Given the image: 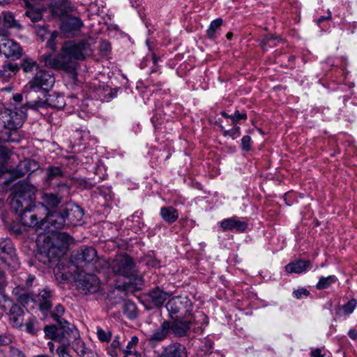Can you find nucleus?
<instances>
[{"label": "nucleus", "mask_w": 357, "mask_h": 357, "mask_svg": "<svg viewBox=\"0 0 357 357\" xmlns=\"http://www.w3.org/2000/svg\"><path fill=\"white\" fill-rule=\"evenodd\" d=\"M26 107V110L28 109H31L33 110H38L40 108H45L47 105V99L45 100H42L41 99L38 100H33L29 102H27L24 105Z\"/></svg>", "instance_id": "46"}, {"label": "nucleus", "mask_w": 357, "mask_h": 357, "mask_svg": "<svg viewBox=\"0 0 357 357\" xmlns=\"http://www.w3.org/2000/svg\"><path fill=\"white\" fill-rule=\"evenodd\" d=\"M63 176V172L59 167H49L47 169V178L51 181L53 179L59 178Z\"/></svg>", "instance_id": "43"}, {"label": "nucleus", "mask_w": 357, "mask_h": 357, "mask_svg": "<svg viewBox=\"0 0 357 357\" xmlns=\"http://www.w3.org/2000/svg\"><path fill=\"white\" fill-rule=\"evenodd\" d=\"M66 269L64 265L61 264H58L54 268V276L57 281L63 282L69 279L70 273Z\"/></svg>", "instance_id": "33"}, {"label": "nucleus", "mask_w": 357, "mask_h": 357, "mask_svg": "<svg viewBox=\"0 0 357 357\" xmlns=\"http://www.w3.org/2000/svg\"><path fill=\"white\" fill-rule=\"evenodd\" d=\"M68 226H77L82 223L84 210L74 203H68L62 211Z\"/></svg>", "instance_id": "12"}, {"label": "nucleus", "mask_w": 357, "mask_h": 357, "mask_svg": "<svg viewBox=\"0 0 357 357\" xmlns=\"http://www.w3.org/2000/svg\"><path fill=\"white\" fill-rule=\"evenodd\" d=\"M241 128L236 125H234V127L230 130H223V135L225 137H229L232 139H236L241 135Z\"/></svg>", "instance_id": "50"}, {"label": "nucleus", "mask_w": 357, "mask_h": 357, "mask_svg": "<svg viewBox=\"0 0 357 357\" xmlns=\"http://www.w3.org/2000/svg\"><path fill=\"white\" fill-rule=\"evenodd\" d=\"M138 337L137 336H132L131 340L128 342L126 349L123 350L124 355L129 356L132 354V349L137 344Z\"/></svg>", "instance_id": "52"}, {"label": "nucleus", "mask_w": 357, "mask_h": 357, "mask_svg": "<svg viewBox=\"0 0 357 357\" xmlns=\"http://www.w3.org/2000/svg\"><path fill=\"white\" fill-rule=\"evenodd\" d=\"M241 148L245 151H248L251 149V137L248 135H244L241 139Z\"/></svg>", "instance_id": "57"}, {"label": "nucleus", "mask_w": 357, "mask_h": 357, "mask_svg": "<svg viewBox=\"0 0 357 357\" xmlns=\"http://www.w3.org/2000/svg\"><path fill=\"white\" fill-rule=\"evenodd\" d=\"M62 329V333L65 337V342L69 341L70 344L73 340H76L80 337L78 329L73 324H70L67 321H63V324L60 325Z\"/></svg>", "instance_id": "24"}, {"label": "nucleus", "mask_w": 357, "mask_h": 357, "mask_svg": "<svg viewBox=\"0 0 357 357\" xmlns=\"http://www.w3.org/2000/svg\"><path fill=\"white\" fill-rule=\"evenodd\" d=\"M10 302L12 305L8 313L9 323L13 328H20L23 326L25 312L20 305L13 302L10 298V301H7L6 303Z\"/></svg>", "instance_id": "16"}, {"label": "nucleus", "mask_w": 357, "mask_h": 357, "mask_svg": "<svg viewBox=\"0 0 357 357\" xmlns=\"http://www.w3.org/2000/svg\"><path fill=\"white\" fill-rule=\"evenodd\" d=\"M121 349V342H120V337L116 335L110 345L107 347V354L112 357L118 356V351Z\"/></svg>", "instance_id": "36"}, {"label": "nucleus", "mask_w": 357, "mask_h": 357, "mask_svg": "<svg viewBox=\"0 0 357 357\" xmlns=\"http://www.w3.org/2000/svg\"><path fill=\"white\" fill-rule=\"evenodd\" d=\"M123 311L129 319H134L137 317L136 305L132 301H127L124 303Z\"/></svg>", "instance_id": "35"}, {"label": "nucleus", "mask_w": 357, "mask_h": 357, "mask_svg": "<svg viewBox=\"0 0 357 357\" xmlns=\"http://www.w3.org/2000/svg\"><path fill=\"white\" fill-rule=\"evenodd\" d=\"M26 117V107L24 106L15 107L14 109L6 108L0 114L4 127L11 130L22 127Z\"/></svg>", "instance_id": "5"}, {"label": "nucleus", "mask_w": 357, "mask_h": 357, "mask_svg": "<svg viewBox=\"0 0 357 357\" xmlns=\"http://www.w3.org/2000/svg\"><path fill=\"white\" fill-rule=\"evenodd\" d=\"M335 275H328L327 277H321L319 282L316 284L317 289H324L329 287L332 284L336 282Z\"/></svg>", "instance_id": "37"}, {"label": "nucleus", "mask_w": 357, "mask_h": 357, "mask_svg": "<svg viewBox=\"0 0 357 357\" xmlns=\"http://www.w3.org/2000/svg\"><path fill=\"white\" fill-rule=\"evenodd\" d=\"M169 331H171L170 322L169 321H164L161 326L155 329L150 335L149 340L153 342H161L167 337Z\"/></svg>", "instance_id": "23"}, {"label": "nucleus", "mask_w": 357, "mask_h": 357, "mask_svg": "<svg viewBox=\"0 0 357 357\" xmlns=\"http://www.w3.org/2000/svg\"><path fill=\"white\" fill-rule=\"evenodd\" d=\"M9 353L10 357H26L21 349L13 346L10 347Z\"/></svg>", "instance_id": "59"}, {"label": "nucleus", "mask_w": 357, "mask_h": 357, "mask_svg": "<svg viewBox=\"0 0 357 357\" xmlns=\"http://www.w3.org/2000/svg\"><path fill=\"white\" fill-rule=\"evenodd\" d=\"M59 191L57 193H43L41 198L45 204L50 207H56L61 202L64 196L68 195L70 190V185L60 183L58 185Z\"/></svg>", "instance_id": "14"}, {"label": "nucleus", "mask_w": 357, "mask_h": 357, "mask_svg": "<svg viewBox=\"0 0 357 357\" xmlns=\"http://www.w3.org/2000/svg\"><path fill=\"white\" fill-rule=\"evenodd\" d=\"M18 70L19 68L16 63H6L3 66V69L0 70V79L8 82Z\"/></svg>", "instance_id": "28"}, {"label": "nucleus", "mask_w": 357, "mask_h": 357, "mask_svg": "<svg viewBox=\"0 0 357 357\" xmlns=\"http://www.w3.org/2000/svg\"><path fill=\"white\" fill-rule=\"evenodd\" d=\"M54 82L55 78L52 73L45 70H40L29 82L28 85L31 90L36 92L48 91L53 87Z\"/></svg>", "instance_id": "10"}, {"label": "nucleus", "mask_w": 357, "mask_h": 357, "mask_svg": "<svg viewBox=\"0 0 357 357\" xmlns=\"http://www.w3.org/2000/svg\"><path fill=\"white\" fill-rule=\"evenodd\" d=\"M247 119V114L245 112H240L236 110L234 115L231 116V121L233 125H236L240 120Z\"/></svg>", "instance_id": "56"}, {"label": "nucleus", "mask_w": 357, "mask_h": 357, "mask_svg": "<svg viewBox=\"0 0 357 357\" xmlns=\"http://www.w3.org/2000/svg\"><path fill=\"white\" fill-rule=\"evenodd\" d=\"M26 6L28 7L27 10L26 11V15L31 19V20L33 22L39 21L42 18V13L39 9H34L31 8V3Z\"/></svg>", "instance_id": "42"}, {"label": "nucleus", "mask_w": 357, "mask_h": 357, "mask_svg": "<svg viewBox=\"0 0 357 357\" xmlns=\"http://www.w3.org/2000/svg\"><path fill=\"white\" fill-rule=\"evenodd\" d=\"M331 19V13L328 10L327 16H322L316 20V22L317 24H320L321 22L326 20H329Z\"/></svg>", "instance_id": "61"}, {"label": "nucleus", "mask_w": 357, "mask_h": 357, "mask_svg": "<svg viewBox=\"0 0 357 357\" xmlns=\"http://www.w3.org/2000/svg\"><path fill=\"white\" fill-rule=\"evenodd\" d=\"M7 285L6 274L0 268V308L6 310V303L10 301V298L5 294L4 288Z\"/></svg>", "instance_id": "30"}, {"label": "nucleus", "mask_w": 357, "mask_h": 357, "mask_svg": "<svg viewBox=\"0 0 357 357\" xmlns=\"http://www.w3.org/2000/svg\"><path fill=\"white\" fill-rule=\"evenodd\" d=\"M2 53L6 58L19 59L22 56V48L12 39L4 37L1 39Z\"/></svg>", "instance_id": "18"}, {"label": "nucleus", "mask_w": 357, "mask_h": 357, "mask_svg": "<svg viewBox=\"0 0 357 357\" xmlns=\"http://www.w3.org/2000/svg\"><path fill=\"white\" fill-rule=\"evenodd\" d=\"M52 234V237L47 236V248H44L36 255L38 260L44 264H50L57 261L66 252L70 242L73 240L72 237L65 232H54Z\"/></svg>", "instance_id": "3"}, {"label": "nucleus", "mask_w": 357, "mask_h": 357, "mask_svg": "<svg viewBox=\"0 0 357 357\" xmlns=\"http://www.w3.org/2000/svg\"><path fill=\"white\" fill-rule=\"evenodd\" d=\"M51 291L47 288L44 289L38 294V298L41 310H48L51 308Z\"/></svg>", "instance_id": "29"}, {"label": "nucleus", "mask_w": 357, "mask_h": 357, "mask_svg": "<svg viewBox=\"0 0 357 357\" xmlns=\"http://www.w3.org/2000/svg\"><path fill=\"white\" fill-rule=\"evenodd\" d=\"M128 220L132 222L135 224V226L139 229H142L144 227V222L142 220L141 213L139 214L138 212L134 213Z\"/></svg>", "instance_id": "55"}, {"label": "nucleus", "mask_w": 357, "mask_h": 357, "mask_svg": "<svg viewBox=\"0 0 357 357\" xmlns=\"http://www.w3.org/2000/svg\"><path fill=\"white\" fill-rule=\"evenodd\" d=\"M172 319V323H170L171 331L178 337L185 335L192 326L195 332H202L208 323V317L202 311L186 317H173Z\"/></svg>", "instance_id": "4"}, {"label": "nucleus", "mask_w": 357, "mask_h": 357, "mask_svg": "<svg viewBox=\"0 0 357 357\" xmlns=\"http://www.w3.org/2000/svg\"><path fill=\"white\" fill-rule=\"evenodd\" d=\"M100 194L106 201H109L113 197L112 188L109 186L101 185L98 188Z\"/></svg>", "instance_id": "51"}, {"label": "nucleus", "mask_w": 357, "mask_h": 357, "mask_svg": "<svg viewBox=\"0 0 357 357\" xmlns=\"http://www.w3.org/2000/svg\"><path fill=\"white\" fill-rule=\"evenodd\" d=\"M161 357H188L185 347L179 343L168 345L163 351Z\"/></svg>", "instance_id": "21"}, {"label": "nucleus", "mask_w": 357, "mask_h": 357, "mask_svg": "<svg viewBox=\"0 0 357 357\" xmlns=\"http://www.w3.org/2000/svg\"><path fill=\"white\" fill-rule=\"evenodd\" d=\"M310 291L305 288H301L293 291V296L297 299H301L303 296H308Z\"/></svg>", "instance_id": "58"}, {"label": "nucleus", "mask_w": 357, "mask_h": 357, "mask_svg": "<svg viewBox=\"0 0 357 357\" xmlns=\"http://www.w3.org/2000/svg\"><path fill=\"white\" fill-rule=\"evenodd\" d=\"M38 189L33 185L22 182L15 187V192L10 201L12 209L18 214L22 225L27 227H36V231L41 229L40 217L47 213V208L44 204L38 206H33Z\"/></svg>", "instance_id": "1"}, {"label": "nucleus", "mask_w": 357, "mask_h": 357, "mask_svg": "<svg viewBox=\"0 0 357 357\" xmlns=\"http://www.w3.org/2000/svg\"><path fill=\"white\" fill-rule=\"evenodd\" d=\"M37 167L35 161L31 160H25L20 162L17 166V171L21 175H25L30 172L33 171Z\"/></svg>", "instance_id": "32"}, {"label": "nucleus", "mask_w": 357, "mask_h": 357, "mask_svg": "<svg viewBox=\"0 0 357 357\" xmlns=\"http://www.w3.org/2000/svg\"><path fill=\"white\" fill-rule=\"evenodd\" d=\"M0 261L6 264L11 271H15L20 267L16 250L13 242L9 238H0Z\"/></svg>", "instance_id": "6"}, {"label": "nucleus", "mask_w": 357, "mask_h": 357, "mask_svg": "<svg viewBox=\"0 0 357 357\" xmlns=\"http://www.w3.org/2000/svg\"><path fill=\"white\" fill-rule=\"evenodd\" d=\"M82 26L83 22L79 17L68 16L62 21L61 30L67 37H71Z\"/></svg>", "instance_id": "17"}, {"label": "nucleus", "mask_w": 357, "mask_h": 357, "mask_svg": "<svg viewBox=\"0 0 357 357\" xmlns=\"http://www.w3.org/2000/svg\"><path fill=\"white\" fill-rule=\"evenodd\" d=\"M77 265L87 266L93 265L98 261L96 250L91 246H82L74 255Z\"/></svg>", "instance_id": "13"}, {"label": "nucleus", "mask_w": 357, "mask_h": 357, "mask_svg": "<svg viewBox=\"0 0 357 357\" xmlns=\"http://www.w3.org/2000/svg\"><path fill=\"white\" fill-rule=\"evenodd\" d=\"M44 331L45 335L52 340H56L59 342H63V340H65L63 336H61L58 333V328L54 325L46 326L44 328Z\"/></svg>", "instance_id": "34"}, {"label": "nucleus", "mask_w": 357, "mask_h": 357, "mask_svg": "<svg viewBox=\"0 0 357 357\" xmlns=\"http://www.w3.org/2000/svg\"><path fill=\"white\" fill-rule=\"evenodd\" d=\"M40 227L43 231H40V234L43 233L54 234L56 230L62 229L65 226H68L66 220L63 212H53L45 217H40Z\"/></svg>", "instance_id": "8"}, {"label": "nucleus", "mask_w": 357, "mask_h": 357, "mask_svg": "<svg viewBox=\"0 0 357 357\" xmlns=\"http://www.w3.org/2000/svg\"><path fill=\"white\" fill-rule=\"evenodd\" d=\"M22 99H23L22 95L20 93H15L13 96V100L15 102H18V103L21 102L22 101Z\"/></svg>", "instance_id": "64"}, {"label": "nucleus", "mask_w": 357, "mask_h": 357, "mask_svg": "<svg viewBox=\"0 0 357 357\" xmlns=\"http://www.w3.org/2000/svg\"><path fill=\"white\" fill-rule=\"evenodd\" d=\"M12 294L15 298L16 301L23 307L34 301L33 296L29 290L21 285L15 287L12 291Z\"/></svg>", "instance_id": "19"}, {"label": "nucleus", "mask_w": 357, "mask_h": 357, "mask_svg": "<svg viewBox=\"0 0 357 357\" xmlns=\"http://www.w3.org/2000/svg\"><path fill=\"white\" fill-rule=\"evenodd\" d=\"M14 337L9 333H4L0 334V347L7 346L13 342Z\"/></svg>", "instance_id": "53"}, {"label": "nucleus", "mask_w": 357, "mask_h": 357, "mask_svg": "<svg viewBox=\"0 0 357 357\" xmlns=\"http://www.w3.org/2000/svg\"><path fill=\"white\" fill-rule=\"evenodd\" d=\"M160 214L162 218L167 223H173L178 218V211L172 206L162 207Z\"/></svg>", "instance_id": "27"}, {"label": "nucleus", "mask_w": 357, "mask_h": 357, "mask_svg": "<svg viewBox=\"0 0 357 357\" xmlns=\"http://www.w3.org/2000/svg\"><path fill=\"white\" fill-rule=\"evenodd\" d=\"M25 330L31 335H36L40 331L38 320L35 317H30L25 324Z\"/></svg>", "instance_id": "39"}, {"label": "nucleus", "mask_w": 357, "mask_h": 357, "mask_svg": "<svg viewBox=\"0 0 357 357\" xmlns=\"http://www.w3.org/2000/svg\"><path fill=\"white\" fill-rule=\"evenodd\" d=\"M47 105L56 109H62L64 107L66 102L64 98L58 93H53L47 98Z\"/></svg>", "instance_id": "31"}, {"label": "nucleus", "mask_w": 357, "mask_h": 357, "mask_svg": "<svg viewBox=\"0 0 357 357\" xmlns=\"http://www.w3.org/2000/svg\"><path fill=\"white\" fill-rule=\"evenodd\" d=\"M21 66L25 73H29L37 68L38 65L32 59L26 57L23 59Z\"/></svg>", "instance_id": "44"}, {"label": "nucleus", "mask_w": 357, "mask_h": 357, "mask_svg": "<svg viewBox=\"0 0 357 357\" xmlns=\"http://www.w3.org/2000/svg\"><path fill=\"white\" fill-rule=\"evenodd\" d=\"M93 89L90 91L89 97L93 99H99L102 102H109L116 96V91L104 83L92 84Z\"/></svg>", "instance_id": "15"}, {"label": "nucleus", "mask_w": 357, "mask_h": 357, "mask_svg": "<svg viewBox=\"0 0 357 357\" xmlns=\"http://www.w3.org/2000/svg\"><path fill=\"white\" fill-rule=\"evenodd\" d=\"M64 311L65 310L63 305H57L55 307L54 312H52V316L53 319L56 321H57L59 324V325H62V324H63V321H65L63 319L61 318V316L63 314Z\"/></svg>", "instance_id": "49"}, {"label": "nucleus", "mask_w": 357, "mask_h": 357, "mask_svg": "<svg viewBox=\"0 0 357 357\" xmlns=\"http://www.w3.org/2000/svg\"><path fill=\"white\" fill-rule=\"evenodd\" d=\"M311 266L309 260L297 259L289 263L285 266V271L288 273L301 274L305 273Z\"/></svg>", "instance_id": "22"}, {"label": "nucleus", "mask_w": 357, "mask_h": 357, "mask_svg": "<svg viewBox=\"0 0 357 357\" xmlns=\"http://www.w3.org/2000/svg\"><path fill=\"white\" fill-rule=\"evenodd\" d=\"M348 335L352 340L357 339V331L354 328H351L348 332Z\"/></svg>", "instance_id": "63"}, {"label": "nucleus", "mask_w": 357, "mask_h": 357, "mask_svg": "<svg viewBox=\"0 0 357 357\" xmlns=\"http://www.w3.org/2000/svg\"><path fill=\"white\" fill-rule=\"evenodd\" d=\"M92 53L91 45L84 41H68L63 44L61 54H44L43 59L49 68L61 70L72 80L77 79V68L79 61L84 60Z\"/></svg>", "instance_id": "2"}, {"label": "nucleus", "mask_w": 357, "mask_h": 357, "mask_svg": "<svg viewBox=\"0 0 357 357\" xmlns=\"http://www.w3.org/2000/svg\"><path fill=\"white\" fill-rule=\"evenodd\" d=\"M166 308L172 319L173 317H186L192 314V303L187 296H175L170 298Z\"/></svg>", "instance_id": "7"}, {"label": "nucleus", "mask_w": 357, "mask_h": 357, "mask_svg": "<svg viewBox=\"0 0 357 357\" xmlns=\"http://www.w3.org/2000/svg\"><path fill=\"white\" fill-rule=\"evenodd\" d=\"M60 343L61 345L56 349V353L59 357H72L68 349V346L70 345L69 341L66 342L65 340H63V342Z\"/></svg>", "instance_id": "47"}, {"label": "nucleus", "mask_w": 357, "mask_h": 357, "mask_svg": "<svg viewBox=\"0 0 357 357\" xmlns=\"http://www.w3.org/2000/svg\"><path fill=\"white\" fill-rule=\"evenodd\" d=\"M170 294L164 291L159 287H156L149 293V296L151 302L155 306H161L165 302V301L170 296Z\"/></svg>", "instance_id": "25"}, {"label": "nucleus", "mask_w": 357, "mask_h": 357, "mask_svg": "<svg viewBox=\"0 0 357 357\" xmlns=\"http://www.w3.org/2000/svg\"><path fill=\"white\" fill-rule=\"evenodd\" d=\"M112 269L115 275L128 279H131L136 275L135 263L128 255L116 256L112 264Z\"/></svg>", "instance_id": "9"}, {"label": "nucleus", "mask_w": 357, "mask_h": 357, "mask_svg": "<svg viewBox=\"0 0 357 357\" xmlns=\"http://www.w3.org/2000/svg\"><path fill=\"white\" fill-rule=\"evenodd\" d=\"M3 22L7 26L10 27H20V25L16 22L14 15L12 13H3Z\"/></svg>", "instance_id": "48"}, {"label": "nucleus", "mask_w": 357, "mask_h": 357, "mask_svg": "<svg viewBox=\"0 0 357 357\" xmlns=\"http://www.w3.org/2000/svg\"><path fill=\"white\" fill-rule=\"evenodd\" d=\"M74 351L80 357H91L92 352L89 348L86 346L85 342L79 337L76 340H73L70 343Z\"/></svg>", "instance_id": "26"}, {"label": "nucleus", "mask_w": 357, "mask_h": 357, "mask_svg": "<svg viewBox=\"0 0 357 357\" xmlns=\"http://www.w3.org/2000/svg\"><path fill=\"white\" fill-rule=\"evenodd\" d=\"M75 282L77 288L85 294L96 293L100 289V281L93 274L79 273Z\"/></svg>", "instance_id": "11"}, {"label": "nucleus", "mask_w": 357, "mask_h": 357, "mask_svg": "<svg viewBox=\"0 0 357 357\" xmlns=\"http://www.w3.org/2000/svg\"><path fill=\"white\" fill-rule=\"evenodd\" d=\"M100 50H105L106 52L110 50V45L107 41H102L100 44Z\"/></svg>", "instance_id": "62"}, {"label": "nucleus", "mask_w": 357, "mask_h": 357, "mask_svg": "<svg viewBox=\"0 0 357 357\" xmlns=\"http://www.w3.org/2000/svg\"><path fill=\"white\" fill-rule=\"evenodd\" d=\"M280 40V39L277 36L268 35L262 40L261 45L264 50H266L268 48L276 46Z\"/></svg>", "instance_id": "38"}, {"label": "nucleus", "mask_w": 357, "mask_h": 357, "mask_svg": "<svg viewBox=\"0 0 357 357\" xmlns=\"http://www.w3.org/2000/svg\"><path fill=\"white\" fill-rule=\"evenodd\" d=\"M97 335L100 341L109 342L111 339L112 334L109 331H106L100 328L97 329Z\"/></svg>", "instance_id": "54"}, {"label": "nucleus", "mask_w": 357, "mask_h": 357, "mask_svg": "<svg viewBox=\"0 0 357 357\" xmlns=\"http://www.w3.org/2000/svg\"><path fill=\"white\" fill-rule=\"evenodd\" d=\"M356 306L357 301L354 298H352L340 307V313L345 316H349L354 311Z\"/></svg>", "instance_id": "40"}, {"label": "nucleus", "mask_w": 357, "mask_h": 357, "mask_svg": "<svg viewBox=\"0 0 357 357\" xmlns=\"http://www.w3.org/2000/svg\"><path fill=\"white\" fill-rule=\"evenodd\" d=\"M165 116L163 117L160 114V110L156 109L155 114L151 117V123L155 129H160L164 124V119Z\"/></svg>", "instance_id": "45"}, {"label": "nucleus", "mask_w": 357, "mask_h": 357, "mask_svg": "<svg viewBox=\"0 0 357 357\" xmlns=\"http://www.w3.org/2000/svg\"><path fill=\"white\" fill-rule=\"evenodd\" d=\"M311 357H324V354H322L320 349H312L310 351Z\"/></svg>", "instance_id": "60"}, {"label": "nucleus", "mask_w": 357, "mask_h": 357, "mask_svg": "<svg viewBox=\"0 0 357 357\" xmlns=\"http://www.w3.org/2000/svg\"><path fill=\"white\" fill-rule=\"evenodd\" d=\"M222 20L221 18H216L213 20L207 29V36L209 38L213 39L215 37L216 31L222 26Z\"/></svg>", "instance_id": "41"}, {"label": "nucleus", "mask_w": 357, "mask_h": 357, "mask_svg": "<svg viewBox=\"0 0 357 357\" xmlns=\"http://www.w3.org/2000/svg\"><path fill=\"white\" fill-rule=\"evenodd\" d=\"M220 227L225 230L236 229L238 231H245L248 227L245 221L238 219L236 216L224 219L220 222Z\"/></svg>", "instance_id": "20"}]
</instances>
